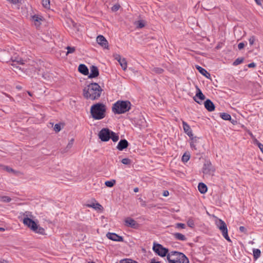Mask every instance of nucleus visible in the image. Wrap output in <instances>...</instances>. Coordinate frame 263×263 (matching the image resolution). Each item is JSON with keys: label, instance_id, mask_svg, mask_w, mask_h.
Returning a JSON list of instances; mask_svg holds the SVG:
<instances>
[{"label": "nucleus", "instance_id": "nucleus-1", "mask_svg": "<svg viewBox=\"0 0 263 263\" xmlns=\"http://www.w3.org/2000/svg\"><path fill=\"white\" fill-rule=\"evenodd\" d=\"M103 89L97 83H92L84 87L83 95L85 98L91 100L98 99L101 95Z\"/></svg>", "mask_w": 263, "mask_h": 263}, {"label": "nucleus", "instance_id": "nucleus-2", "mask_svg": "<svg viewBox=\"0 0 263 263\" xmlns=\"http://www.w3.org/2000/svg\"><path fill=\"white\" fill-rule=\"evenodd\" d=\"M106 106L102 103H97L91 106L90 114L95 120H101L105 117Z\"/></svg>", "mask_w": 263, "mask_h": 263}, {"label": "nucleus", "instance_id": "nucleus-3", "mask_svg": "<svg viewBox=\"0 0 263 263\" xmlns=\"http://www.w3.org/2000/svg\"><path fill=\"white\" fill-rule=\"evenodd\" d=\"M132 104L128 101L119 100L115 103L112 107V111L115 114H122L129 111Z\"/></svg>", "mask_w": 263, "mask_h": 263}, {"label": "nucleus", "instance_id": "nucleus-4", "mask_svg": "<svg viewBox=\"0 0 263 263\" xmlns=\"http://www.w3.org/2000/svg\"><path fill=\"white\" fill-rule=\"evenodd\" d=\"M167 259L169 263H189L187 257L183 253L177 251L168 253Z\"/></svg>", "mask_w": 263, "mask_h": 263}, {"label": "nucleus", "instance_id": "nucleus-5", "mask_svg": "<svg viewBox=\"0 0 263 263\" xmlns=\"http://www.w3.org/2000/svg\"><path fill=\"white\" fill-rule=\"evenodd\" d=\"M24 224L27 226L33 232L40 234H44L45 230L37 225V224L31 219L26 217L23 219Z\"/></svg>", "mask_w": 263, "mask_h": 263}, {"label": "nucleus", "instance_id": "nucleus-6", "mask_svg": "<svg viewBox=\"0 0 263 263\" xmlns=\"http://www.w3.org/2000/svg\"><path fill=\"white\" fill-rule=\"evenodd\" d=\"M217 227L222 232L223 237L228 241L231 242V240L228 236V229L226 223L220 219H217L215 222Z\"/></svg>", "mask_w": 263, "mask_h": 263}, {"label": "nucleus", "instance_id": "nucleus-7", "mask_svg": "<svg viewBox=\"0 0 263 263\" xmlns=\"http://www.w3.org/2000/svg\"><path fill=\"white\" fill-rule=\"evenodd\" d=\"M153 251L158 255L161 257H164L167 255L168 253V249L165 248H164L160 244H154V246L153 248Z\"/></svg>", "mask_w": 263, "mask_h": 263}, {"label": "nucleus", "instance_id": "nucleus-8", "mask_svg": "<svg viewBox=\"0 0 263 263\" xmlns=\"http://www.w3.org/2000/svg\"><path fill=\"white\" fill-rule=\"evenodd\" d=\"M111 132L108 128H104L99 132V137L102 141H108L110 139Z\"/></svg>", "mask_w": 263, "mask_h": 263}, {"label": "nucleus", "instance_id": "nucleus-9", "mask_svg": "<svg viewBox=\"0 0 263 263\" xmlns=\"http://www.w3.org/2000/svg\"><path fill=\"white\" fill-rule=\"evenodd\" d=\"M215 168L210 162L207 161L204 163L202 167V172L204 175H213Z\"/></svg>", "mask_w": 263, "mask_h": 263}, {"label": "nucleus", "instance_id": "nucleus-10", "mask_svg": "<svg viewBox=\"0 0 263 263\" xmlns=\"http://www.w3.org/2000/svg\"><path fill=\"white\" fill-rule=\"evenodd\" d=\"M97 43L102 47L107 49L108 47V43L106 39L102 35H98L97 37Z\"/></svg>", "mask_w": 263, "mask_h": 263}, {"label": "nucleus", "instance_id": "nucleus-11", "mask_svg": "<svg viewBox=\"0 0 263 263\" xmlns=\"http://www.w3.org/2000/svg\"><path fill=\"white\" fill-rule=\"evenodd\" d=\"M11 60L12 62V64L11 65L14 67L16 68V69L19 68L20 69V68L18 66H16V64H21L23 65L24 64V60L20 57H13L11 58Z\"/></svg>", "mask_w": 263, "mask_h": 263}, {"label": "nucleus", "instance_id": "nucleus-12", "mask_svg": "<svg viewBox=\"0 0 263 263\" xmlns=\"http://www.w3.org/2000/svg\"><path fill=\"white\" fill-rule=\"evenodd\" d=\"M182 125L184 133L191 139L193 138V134L190 125L185 121H182Z\"/></svg>", "mask_w": 263, "mask_h": 263}, {"label": "nucleus", "instance_id": "nucleus-13", "mask_svg": "<svg viewBox=\"0 0 263 263\" xmlns=\"http://www.w3.org/2000/svg\"><path fill=\"white\" fill-rule=\"evenodd\" d=\"M125 222L126 226L134 229H137L139 227L138 223L134 219L131 218H126L125 220Z\"/></svg>", "mask_w": 263, "mask_h": 263}, {"label": "nucleus", "instance_id": "nucleus-14", "mask_svg": "<svg viewBox=\"0 0 263 263\" xmlns=\"http://www.w3.org/2000/svg\"><path fill=\"white\" fill-rule=\"evenodd\" d=\"M107 237L112 240L116 241H123V239L122 236H120L115 233H108L106 234Z\"/></svg>", "mask_w": 263, "mask_h": 263}, {"label": "nucleus", "instance_id": "nucleus-15", "mask_svg": "<svg viewBox=\"0 0 263 263\" xmlns=\"http://www.w3.org/2000/svg\"><path fill=\"white\" fill-rule=\"evenodd\" d=\"M90 72L88 76L89 78H95L99 74L98 68L97 66L92 65L90 67Z\"/></svg>", "mask_w": 263, "mask_h": 263}, {"label": "nucleus", "instance_id": "nucleus-16", "mask_svg": "<svg viewBox=\"0 0 263 263\" xmlns=\"http://www.w3.org/2000/svg\"><path fill=\"white\" fill-rule=\"evenodd\" d=\"M205 99V96L201 92V90L197 88V92L195 95V96L194 97V100L195 102L197 103L200 104V102L198 100H200L201 101Z\"/></svg>", "mask_w": 263, "mask_h": 263}, {"label": "nucleus", "instance_id": "nucleus-17", "mask_svg": "<svg viewBox=\"0 0 263 263\" xmlns=\"http://www.w3.org/2000/svg\"><path fill=\"white\" fill-rule=\"evenodd\" d=\"M128 145V142L126 140H121L117 146V148L119 151H123L124 149L127 148Z\"/></svg>", "mask_w": 263, "mask_h": 263}, {"label": "nucleus", "instance_id": "nucleus-18", "mask_svg": "<svg viewBox=\"0 0 263 263\" xmlns=\"http://www.w3.org/2000/svg\"><path fill=\"white\" fill-rule=\"evenodd\" d=\"M205 108L209 111H213L215 110V105L214 103L210 100H206L204 103Z\"/></svg>", "mask_w": 263, "mask_h": 263}, {"label": "nucleus", "instance_id": "nucleus-19", "mask_svg": "<svg viewBox=\"0 0 263 263\" xmlns=\"http://www.w3.org/2000/svg\"><path fill=\"white\" fill-rule=\"evenodd\" d=\"M79 71L84 75H88L89 73L88 69L84 64H80L78 67Z\"/></svg>", "mask_w": 263, "mask_h": 263}, {"label": "nucleus", "instance_id": "nucleus-20", "mask_svg": "<svg viewBox=\"0 0 263 263\" xmlns=\"http://www.w3.org/2000/svg\"><path fill=\"white\" fill-rule=\"evenodd\" d=\"M173 235L174 237V238L177 240H181V241H185L187 239L185 236L182 234L181 233H174L173 234Z\"/></svg>", "mask_w": 263, "mask_h": 263}, {"label": "nucleus", "instance_id": "nucleus-21", "mask_svg": "<svg viewBox=\"0 0 263 263\" xmlns=\"http://www.w3.org/2000/svg\"><path fill=\"white\" fill-rule=\"evenodd\" d=\"M197 69L199 71V72L202 74L203 76H205L206 78H208L210 76V74L203 68L197 65L196 66Z\"/></svg>", "mask_w": 263, "mask_h": 263}, {"label": "nucleus", "instance_id": "nucleus-22", "mask_svg": "<svg viewBox=\"0 0 263 263\" xmlns=\"http://www.w3.org/2000/svg\"><path fill=\"white\" fill-rule=\"evenodd\" d=\"M198 190L201 194H204L207 192V186L203 183H199L198 186Z\"/></svg>", "mask_w": 263, "mask_h": 263}, {"label": "nucleus", "instance_id": "nucleus-23", "mask_svg": "<svg viewBox=\"0 0 263 263\" xmlns=\"http://www.w3.org/2000/svg\"><path fill=\"white\" fill-rule=\"evenodd\" d=\"M253 254L254 259L256 260L260 256L261 252L258 249H253Z\"/></svg>", "mask_w": 263, "mask_h": 263}, {"label": "nucleus", "instance_id": "nucleus-24", "mask_svg": "<svg viewBox=\"0 0 263 263\" xmlns=\"http://www.w3.org/2000/svg\"><path fill=\"white\" fill-rule=\"evenodd\" d=\"M220 117L224 120L231 121V116L230 114L226 112L220 113Z\"/></svg>", "mask_w": 263, "mask_h": 263}, {"label": "nucleus", "instance_id": "nucleus-25", "mask_svg": "<svg viewBox=\"0 0 263 263\" xmlns=\"http://www.w3.org/2000/svg\"><path fill=\"white\" fill-rule=\"evenodd\" d=\"M120 65H121L122 69L123 70H125L127 68V62L125 58H123L121 61L119 62Z\"/></svg>", "mask_w": 263, "mask_h": 263}, {"label": "nucleus", "instance_id": "nucleus-26", "mask_svg": "<svg viewBox=\"0 0 263 263\" xmlns=\"http://www.w3.org/2000/svg\"><path fill=\"white\" fill-rule=\"evenodd\" d=\"M73 141H74V140L73 139H71L70 141L68 143L65 149L62 151V153H64L68 152L72 147L73 143Z\"/></svg>", "mask_w": 263, "mask_h": 263}, {"label": "nucleus", "instance_id": "nucleus-27", "mask_svg": "<svg viewBox=\"0 0 263 263\" xmlns=\"http://www.w3.org/2000/svg\"><path fill=\"white\" fill-rule=\"evenodd\" d=\"M11 201V198L8 196H0V201L3 202H10Z\"/></svg>", "mask_w": 263, "mask_h": 263}, {"label": "nucleus", "instance_id": "nucleus-28", "mask_svg": "<svg viewBox=\"0 0 263 263\" xmlns=\"http://www.w3.org/2000/svg\"><path fill=\"white\" fill-rule=\"evenodd\" d=\"M152 72L157 73V74H161L164 71V70L160 67H154L152 69Z\"/></svg>", "mask_w": 263, "mask_h": 263}, {"label": "nucleus", "instance_id": "nucleus-29", "mask_svg": "<svg viewBox=\"0 0 263 263\" xmlns=\"http://www.w3.org/2000/svg\"><path fill=\"white\" fill-rule=\"evenodd\" d=\"M110 139L113 142H117L119 140V136L115 133L111 131L110 134Z\"/></svg>", "mask_w": 263, "mask_h": 263}, {"label": "nucleus", "instance_id": "nucleus-30", "mask_svg": "<svg viewBox=\"0 0 263 263\" xmlns=\"http://www.w3.org/2000/svg\"><path fill=\"white\" fill-rule=\"evenodd\" d=\"M190 158V155L189 153H185L182 157V161L184 162H187Z\"/></svg>", "mask_w": 263, "mask_h": 263}, {"label": "nucleus", "instance_id": "nucleus-31", "mask_svg": "<svg viewBox=\"0 0 263 263\" xmlns=\"http://www.w3.org/2000/svg\"><path fill=\"white\" fill-rule=\"evenodd\" d=\"M135 24L137 26V27L138 28H142L145 26V23L142 20L138 21L135 23Z\"/></svg>", "mask_w": 263, "mask_h": 263}, {"label": "nucleus", "instance_id": "nucleus-32", "mask_svg": "<svg viewBox=\"0 0 263 263\" xmlns=\"http://www.w3.org/2000/svg\"><path fill=\"white\" fill-rule=\"evenodd\" d=\"M116 183L115 180H111L109 181H106L105 182V184L107 187H112Z\"/></svg>", "mask_w": 263, "mask_h": 263}, {"label": "nucleus", "instance_id": "nucleus-33", "mask_svg": "<svg viewBox=\"0 0 263 263\" xmlns=\"http://www.w3.org/2000/svg\"><path fill=\"white\" fill-rule=\"evenodd\" d=\"M243 58H238L235 60V61L233 62V65L237 66L241 63H242L243 61Z\"/></svg>", "mask_w": 263, "mask_h": 263}, {"label": "nucleus", "instance_id": "nucleus-34", "mask_svg": "<svg viewBox=\"0 0 263 263\" xmlns=\"http://www.w3.org/2000/svg\"><path fill=\"white\" fill-rule=\"evenodd\" d=\"M2 169H3L4 170H5L6 171H7L9 173H14L15 172V171L13 169L9 167L8 166H5V165L2 166Z\"/></svg>", "mask_w": 263, "mask_h": 263}, {"label": "nucleus", "instance_id": "nucleus-35", "mask_svg": "<svg viewBox=\"0 0 263 263\" xmlns=\"http://www.w3.org/2000/svg\"><path fill=\"white\" fill-rule=\"evenodd\" d=\"M187 226L190 228H194L195 226L194 220L192 218H189L187 221Z\"/></svg>", "mask_w": 263, "mask_h": 263}, {"label": "nucleus", "instance_id": "nucleus-36", "mask_svg": "<svg viewBox=\"0 0 263 263\" xmlns=\"http://www.w3.org/2000/svg\"><path fill=\"white\" fill-rule=\"evenodd\" d=\"M42 5L46 8H50V1L49 0H42Z\"/></svg>", "mask_w": 263, "mask_h": 263}, {"label": "nucleus", "instance_id": "nucleus-37", "mask_svg": "<svg viewBox=\"0 0 263 263\" xmlns=\"http://www.w3.org/2000/svg\"><path fill=\"white\" fill-rule=\"evenodd\" d=\"M66 49H67L66 55H67L69 53H73L74 52V51L76 50V48L74 47L67 46L66 47Z\"/></svg>", "mask_w": 263, "mask_h": 263}, {"label": "nucleus", "instance_id": "nucleus-38", "mask_svg": "<svg viewBox=\"0 0 263 263\" xmlns=\"http://www.w3.org/2000/svg\"><path fill=\"white\" fill-rule=\"evenodd\" d=\"M120 263H138L137 261L130 259H124L120 261Z\"/></svg>", "mask_w": 263, "mask_h": 263}, {"label": "nucleus", "instance_id": "nucleus-39", "mask_svg": "<svg viewBox=\"0 0 263 263\" xmlns=\"http://www.w3.org/2000/svg\"><path fill=\"white\" fill-rule=\"evenodd\" d=\"M121 162L124 164L128 165L132 163V160L129 158H124L121 160Z\"/></svg>", "mask_w": 263, "mask_h": 263}, {"label": "nucleus", "instance_id": "nucleus-40", "mask_svg": "<svg viewBox=\"0 0 263 263\" xmlns=\"http://www.w3.org/2000/svg\"><path fill=\"white\" fill-rule=\"evenodd\" d=\"M259 148L260 151L263 153V144L260 143L257 140H255V144Z\"/></svg>", "mask_w": 263, "mask_h": 263}, {"label": "nucleus", "instance_id": "nucleus-41", "mask_svg": "<svg viewBox=\"0 0 263 263\" xmlns=\"http://www.w3.org/2000/svg\"><path fill=\"white\" fill-rule=\"evenodd\" d=\"M176 228L178 229H185V225L184 223H177L175 225Z\"/></svg>", "mask_w": 263, "mask_h": 263}, {"label": "nucleus", "instance_id": "nucleus-42", "mask_svg": "<svg viewBox=\"0 0 263 263\" xmlns=\"http://www.w3.org/2000/svg\"><path fill=\"white\" fill-rule=\"evenodd\" d=\"M255 41V37L254 36H251L249 39V42L251 46L253 45Z\"/></svg>", "mask_w": 263, "mask_h": 263}, {"label": "nucleus", "instance_id": "nucleus-43", "mask_svg": "<svg viewBox=\"0 0 263 263\" xmlns=\"http://www.w3.org/2000/svg\"><path fill=\"white\" fill-rule=\"evenodd\" d=\"M61 125L59 124H56L54 127V130L56 132H59L61 130Z\"/></svg>", "mask_w": 263, "mask_h": 263}, {"label": "nucleus", "instance_id": "nucleus-44", "mask_svg": "<svg viewBox=\"0 0 263 263\" xmlns=\"http://www.w3.org/2000/svg\"><path fill=\"white\" fill-rule=\"evenodd\" d=\"M114 57L116 60H117L118 62L121 61L123 58H121V55L118 54H116L114 55Z\"/></svg>", "mask_w": 263, "mask_h": 263}, {"label": "nucleus", "instance_id": "nucleus-45", "mask_svg": "<svg viewBox=\"0 0 263 263\" xmlns=\"http://www.w3.org/2000/svg\"><path fill=\"white\" fill-rule=\"evenodd\" d=\"M119 8L120 6L119 5H115L112 7L111 9L113 11H117L119 10Z\"/></svg>", "mask_w": 263, "mask_h": 263}, {"label": "nucleus", "instance_id": "nucleus-46", "mask_svg": "<svg viewBox=\"0 0 263 263\" xmlns=\"http://www.w3.org/2000/svg\"><path fill=\"white\" fill-rule=\"evenodd\" d=\"M248 134L250 136L251 138L252 139L253 141V143L255 144V140H257L256 138L255 137V136L253 135L252 132H249Z\"/></svg>", "mask_w": 263, "mask_h": 263}, {"label": "nucleus", "instance_id": "nucleus-47", "mask_svg": "<svg viewBox=\"0 0 263 263\" xmlns=\"http://www.w3.org/2000/svg\"><path fill=\"white\" fill-rule=\"evenodd\" d=\"M239 231L241 232L246 233L247 232V229L246 228L243 226H240L239 228Z\"/></svg>", "mask_w": 263, "mask_h": 263}, {"label": "nucleus", "instance_id": "nucleus-48", "mask_svg": "<svg viewBox=\"0 0 263 263\" xmlns=\"http://www.w3.org/2000/svg\"><path fill=\"white\" fill-rule=\"evenodd\" d=\"M245 44L242 42H241L240 43L238 44V48L239 50H241L242 49H243L245 47Z\"/></svg>", "mask_w": 263, "mask_h": 263}, {"label": "nucleus", "instance_id": "nucleus-49", "mask_svg": "<svg viewBox=\"0 0 263 263\" xmlns=\"http://www.w3.org/2000/svg\"><path fill=\"white\" fill-rule=\"evenodd\" d=\"M8 1L11 2L13 4H18L21 3V0H7Z\"/></svg>", "mask_w": 263, "mask_h": 263}, {"label": "nucleus", "instance_id": "nucleus-50", "mask_svg": "<svg viewBox=\"0 0 263 263\" xmlns=\"http://www.w3.org/2000/svg\"><path fill=\"white\" fill-rule=\"evenodd\" d=\"M33 20L34 21H36V22H39L41 20V18L40 17H39V16H36V15H34L33 17Z\"/></svg>", "mask_w": 263, "mask_h": 263}, {"label": "nucleus", "instance_id": "nucleus-51", "mask_svg": "<svg viewBox=\"0 0 263 263\" xmlns=\"http://www.w3.org/2000/svg\"><path fill=\"white\" fill-rule=\"evenodd\" d=\"M248 66L249 68H254L256 66V64L255 63L252 62V63L249 64Z\"/></svg>", "mask_w": 263, "mask_h": 263}, {"label": "nucleus", "instance_id": "nucleus-52", "mask_svg": "<svg viewBox=\"0 0 263 263\" xmlns=\"http://www.w3.org/2000/svg\"><path fill=\"white\" fill-rule=\"evenodd\" d=\"M96 208H95L96 209L100 210L101 208H102V206L100 204L97 203L96 204Z\"/></svg>", "mask_w": 263, "mask_h": 263}, {"label": "nucleus", "instance_id": "nucleus-53", "mask_svg": "<svg viewBox=\"0 0 263 263\" xmlns=\"http://www.w3.org/2000/svg\"><path fill=\"white\" fill-rule=\"evenodd\" d=\"M139 200L141 201V205L142 206H145L146 205L145 201H143L141 198H139Z\"/></svg>", "mask_w": 263, "mask_h": 263}, {"label": "nucleus", "instance_id": "nucleus-54", "mask_svg": "<svg viewBox=\"0 0 263 263\" xmlns=\"http://www.w3.org/2000/svg\"><path fill=\"white\" fill-rule=\"evenodd\" d=\"M168 195H169V192L168 191H164L163 192V196L166 197V196H168Z\"/></svg>", "mask_w": 263, "mask_h": 263}, {"label": "nucleus", "instance_id": "nucleus-55", "mask_svg": "<svg viewBox=\"0 0 263 263\" xmlns=\"http://www.w3.org/2000/svg\"><path fill=\"white\" fill-rule=\"evenodd\" d=\"M150 263H160L159 261H156V260L154 258L151 259Z\"/></svg>", "mask_w": 263, "mask_h": 263}, {"label": "nucleus", "instance_id": "nucleus-56", "mask_svg": "<svg viewBox=\"0 0 263 263\" xmlns=\"http://www.w3.org/2000/svg\"><path fill=\"white\" fill-rule=\"evenodd\" d=\"M0 263H9L8 261L4 259H0Z\"/></svg>", "mask_w": 263, "mask_h": 263}, {"label": "nucleus", "instance_id": "nucleus-57", "mask_svg": "<svg viewBox=\"0 0 263 263\" xmlns=\"http://www.w3.org/2000/svg\"><path fill=\"white\" fill-rule=\"evenodd\" d=\"M134 192H135V193L138 192H139V188H138V187H135V188L134 189Z\"/></svg>", "mask_w": 263, "mask_h": 263}, {"label": "nucleus", "instance_id": "nucleus-58", "mask_svg": "<svg viewBox=\"0 0 263 263\" xmlns=\"http://www.w3.org/2000/svg\"><path fill=\"white\" fill-rule=\"evenodd\" d=\"M88 206H89V207H91V208H96V204H90V205H88Z\"/></svg>", "mask_w": 263, "mask_h": 263}, {"label": "nucleus", "instance_id": "nucleus-59", "mask_svg": "<svg viewBox=\"0 0 263 263\" xmlns=\"http://www.w3.org/2000/svg\"><path fill=\"white\" fill-rule=\"evenodd\" d=\"M5 231V229L4 228L0 227V231L1 232H4Z\"/></svg>", "mask_w": 263, "mask_h": 263}, {"label": "nucleus", "instance_id": "nucleus-60", "mask_svg": "<svg viewBox=\"0 0 263 263\" xmlns=\"http://www.w3.org/2000/svg\"><path fill=\"white\" fill-rule=\"evenodd\" d=\"M191 147L195 148V145H194V144L193 143H191Z\"/></svg>", "mask_w": 263, "mask_h": 263}, {"label": "nucleus", "instance_id": "nucleus-61", "mask_svg": "<svg viewBox=\"0 0 263 263\" xmlns=\"http://www.w3.org/2000/svg\"><path fill=\"white\" fill-rule=\"evenodd\" d=\"M28 93L29 94V96H32V95H31V92H30L28 91Z\"/></svg>", "mask_w": 263, "mask_h": 263}, {"label": "nucleus", "instance_id": "nucleus-62", "mask_svg": "<svg viewBox=\"0 0 263 263\" xmlns=\"http://www.w3.org/2000/svg\"><path fill=\"white\" fill-rule=\"evenodd\" d=\"M250 243L253 244V241H251Z\"/></svg>", "mask_w": 263, "mask_h": 263}, {"label": "nucleus", "instance_id": "nucleus-63", "mask_svg": "<svg viewBox=\"0 0 263 263\" xmlns=\"http://www.w3.org/2000/svg\"><path fill=\"white\" fill-rule=\"evenodd\" d=\"M89 263H94L93 262H89Z\"/></svg>", "mask_w": 263, "mask_h": 263}]
</instances>
